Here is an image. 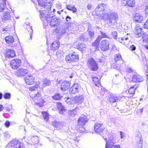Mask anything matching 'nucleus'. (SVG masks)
<instances>
[{
	"instance_id": "obj_1",
	"label": "nucleus",
	"mask_w": 148,
	"mask_h": 148,
	"mask_svg": "<svg viewBox=\"0 0 148 148\" xmlns=\"http://www.w3.org/2000/svg\"><path fill=\"white\" fill-rule=\"evenodd\" d=\"M84 100V98L83 96H75L70 99V98L67 97L66 98L65 101L68 104H70L71 105V107H74V104H79L82 103Z\"/></svg>"
},
{
	"instance_id": "obj_2",
	"label": "nucleus",
	"mask_w": 148,
	"mask_h": 148,
	"mask_svg": "<svg viewBox=\"0 0 148 148\" xmlns=\"http://www.w3.org/2000/svg\"><path fill=\"white\" fill-rule=\"evenodd\" d=\"M87 65L89 69L93 71H97L99 68L97 63L92 58H89L88 60Z\"/></svg>"
},
{
	"instance_id": "obj_3",
	"label": "nucleus",
	"mask_w": 148,
	"mask_h": 148,
	"mask_svg": "<svg viewBox=\"0 0 148 148\" xmlns=\"http://www.w3.org/2000/svg\"><path fill=\"white\" fill-rule=\"evenodd\" d=\"M79 59L78 55L75 52L69 54L65 57L66 62L68 63L77 62Z\"/></svg>"
},
{
	"instance_id": "obj_4",
	"label": "nucleus",
	"mask_w": 148,
	"mask_h": 148,
	"mask_svg": "<svg viewBox=\"0 0 148 148\" xmlns=\"http://www.w3.org/2000/svg\"><path fill=\"white\" fill-rule=\"evenodd\" d=\"M23 148L22 144L18 140H13L9 144L8 146L7 145L6 148Z\"/></svg>"
},
{
	"instance_id": "obj_5",
	"label": "nucleus",
	"mask_w": 148,
	"mask_h": 148,
	"mask_svg": "<svg viewBox=\"0 0 148 148\" xmlns=\"http://www.w3.org/2000/svg\"><path fill=\"white\" fill-rule=\"evenodd\" d=\"M53 16L51 18H50L48 22L49 21V25L53 27H56L60 25V20L58 18L54 17V13Z\"/></svg>"
},
{
	"instance_id": "obj_6",
	"label": "nucleus",
	"mask_w": 148,
	"mask_h": 148,
	"mask_svg": "<svg viewBox=\"0 0 148 148\" xmlns=\"http://www.w3.org/2000/svg\"><path fill=\"white\" fill-rule=\"evenodd\" d=\"M118 18V15L115 12L112 13L110 15L108 24L113 25H116L117 24V21Z\"/></svg>"
},
{
	"instance_id": "obj_7",
	"label": "nucleus",
	"mask_w": 148,
	"mask_h": 148,
	"mask_svg": "<svg viewBox=\"0 0 148 148\" xmlns=\"http://www.w3.org/2000/svg\"><path fill=\"white\" fill-rule=\"evenodd\" d=\"M68 30V26L65 25H61L56 29V32L61 35H64Z\"/></svg>"
},
{
	"instance_id": "obj_8",
	"label": "nucleus",
	"mask_w": 148,
	"mask_h": 148,
	"mask_svg": "<svg viewBox=\"0 0 148 148\" xmlns=\"http://www.w3.org/2000/svg\"><path fill=\"white\" fill-rule=\"evenodd\" d=\"M40 13V18L42 20H46L48 21V20H49L50 18L54 14L53 12H48L47 14H45L42 11L40 10L39 11Z\"/></svg>"
},
{
	"instance_id": "obj_9",
	"label": "nucleus",
	"mask_w": 148,
	"mask_h": 148,
	"mask_svg": "<svg viewBox=\"0 0 148 148\" xmlns=\"http://www.w3.org/2000/svg\"><path fill=\"white\" fill-rule=\"evenodd\" d=\"M38 4L40 7L44 8L46 9L45 11L50 12L51 10V4L50 3L44 2L43 0H38Z\"/></svg>"
},
{
	"instance_id": "obj_10",
	"label": "nucleus",
	"mask_w": 148,
	"mask_h": 148,
	"mask_svg": "<svg viewBox=\"0 0 148 148\" xmlns=\"http://www.w3.org/2000/svg\"><path fill=\"white\" fill-rule=\"evenodd\" d=\"M21 64L20 59H14L12 60L10 62V66L13 69H16L18 68Z\"/></svg>"
},
{
	"instance_id": "obj_11",
	"label": "nucleus",
	"mask_w": 148,
	"mask_h": 148,
	"mask_svg": "<svg viewBox=\"0 0 148 148\" xmlns=\"http://www.w3.org/2000/svg\"><path fill=\"white\" fill-rule=\"evenodd\" d=\"M101 34L102 35H99L98 36L95 41L92 43L93 46H95L96 47H97L99 45V41L102 38H109L108 35L106 33L101 31Z\"/></svg>"
},
{
	"instance_id": "obj_12",
	"label": "nucleus",
	"mask_w": 148,
	"mask_h": 148,
	"mask_svg": "<svg viewBox=\"0 0 148 148\" xmlns=\"http://www.w3.org/2000/svg\"><path fill=\"white\" fill-rule=\"evenodd\" d=\"M110 43L109 41L107 40H102L100 44V49L103 51H105L110 49Z\"/></svg>"
},
{
	"instance_id": "obj_13",
	"label": "nucleus",
	"mask_w": 148,
	"mask_h": 148,
	"mask_svg": "<svg viewBox=\"0 0 148 148\" xmlns=\"http://www.w3.org/2000/svg\"><path fill=\"white\" fill-rule=\"evenodd\" d=\"M104 129V127L103 124L95 123L94 125V130L97 133L100 134Z\"/></svg>"
},
{
	"instance_id": "obj_14",
	"label": "nucleus",
	"mask_w": 148,
	"mask_h": 148,
	"mask_svg": "<svg viewBox=\"0 0 148 148\" xmlns=\"http://www.w3.org/2000/svg\"><path fill=\"white\" fill-rule=\"evenodd\" d=\"M28 71V70L23 69H18L16 73V75L18 77H21L25 76L27 74Z\"/></svg>"
},
{
	"instance_id": "obj_15",
	"label": "nucleus",
	"mask_w": 148,
	"mask_h": 148,
	"mask_svg": "<svg viewBox=\"0 0 148 148\" xmlns=\"http://www.w3.org/2000/svg\"><path fill=\"white\" fill-rule=\"evenodd\" d=\"M79 87L77 84H74L70 88L69 92L70 94H75L77 93L79 91Z\"/></svg>"
},
{
	"instance_id": "obj_16",
	"label": "nucleus",
	"mask_w": 148,
	"mask_h": 148,
	"mask_svg": "<svg viewBox=\"0 0 148 148\" xmlns=\"http://www.w3.org/2000/svg\"><path fill=\"white\" fill-rule=\"evenodd\" d=\"M88 121V120L86 116L84 115H81L79 118L78 123L79 125L83 126Z\"/></svg>"
},
{
	"instance_id": "obj_17",
	"label": "nucleus",
	"mask_w": 148,
	"mask_h": 148,
	"mask_svg": "<svg viewBox=\"0 0 148 148\" xmlns=\"http://www.w3.org/2000/svg\"><path fill=\"white\" fill-rule=\"evenodd\" d=\"M11 18L10 13L8 12H4L2 16V19L4 22H7V21H9Z\"/></svg>"
},
{
	"instance_id": "obj_18",
	"label": "nucleus",
	"mask_w": 148,
	"mask_h": 148,
	"mask_svg": "<svg viewBox=\"0 0 148 148\" xmlns=\"http://www.w3.org/2000/svg\"><path fill=\"white\" fill-rule=\"evenodd\" d=\"M138 136H137L136 138L137 142L135 148H142L143 143V139L140 134H138Z\"/></svg>"
},
{
	"instance_id": "obj_19",
	"label": "nucleus",
	"mask_w": 148,
	"mask_h": 148,
	"mask_svg": "<svg viewBox=\"0 0 148 148\" xmlns=\"http://www.w3.org/2000/svg\"><path fill=\"white\" fill-rule=\"evenodd\" d=\"M70 86V83L66 81H64L61 85V89L62 91L67 90Z\"/></svg>"
},
{
	"instance_id": "obj_20",
	"label": "nucleus",
	"mask_w": 148,
	"mask_h": 148,
	"mask_svg": "<svg viewBox=\"0 0 148 148\" xmlns=\"http://www.w3.org/2000/svg\"><path fill=\"white\" fill-rule=\"evenodd\" d=\"M25 81L27 84L32 85L35 82L34 77H33L31 75H29L26 77Z\"/></svg>"
},
{
	"instance_id": "obj_21",
	"label": "nucleus",
	"mask_w": 148,
	"mask_h": 148,
	"mask_svg": "<svg viewBox=\"0 0 148 148\" xmlns=\"http://www.w3.org/2000/svg\"><path fill=\"white\" fill-rule=\"evenodd\" d=\"M132 80L133 82H140L143 80V79L142 76L138 74H136L132 76Z\"/></svg>"
},
{
	"instance_id": "obj_22",
	"label": "nucleus",
	"mask_w": 148,
	"mask_h": 148,
	"mask_svg": "<svg viewBox=\"0 0 148 148\" xmlns=\"http://www.w3.org/2000/svg\"><path fill=\"white\" fill-rule=\"evenodd\" d=\"M6 56L9 58H11L15 56L14 51L13 49H7L5 50Z\"/></svg>"
},
{
	"instance_id": "obj_23",
	"label": "nucleus",
	"mask_w": 148,
	"mask_h": 148,
	"mask_svg": "<svg viewBox=\"0 0 148 148\" xmlns=\"http://www.w3.org/2000/svg\"><path fill=\"white\" fill-rule=\"evenodd\" d=\"M105 5L103 3L99 4L95 9V10L97 12V14H98V12H102L103 11H104L105 10Z\"/></svg>"
},
{
	"instance_id": "obj_24",
	"label": "nucleus",
	"mask_w": 148,
	"mask_h": 148,
	"mask_svg": "<svg viewBox=\"0 0 148 148\" xmlns=\"http://www.w3.org/2000/svg\"><path fill=\"white\" fill-rule=\"evenodd\" d=\"M134 32L136 37H139L142 36V28H141L137 27L135 29Z\"/></svg>"
},
{
	"instance_id": "obj_25",
	"label": "nucleus",
	"mask_w": 148,
	"mask_h": 148,
	"mask_svg": "<svg viewBox=\"0 0 148 148\" xmlns=\"http://www.w3.org/2000/svg\"><path fill=\"white\" fill-rule=\"evenodd\" d=\"M134 18L136 22H138L139 23H141L143 19V16L138 14H135Z\"/></svg>"
},
{
	"instance_id": "obj_26",
	"label": "nucleus",
	"mask_w": 148,
	"mask_h": 148,
	"mask_svg": "<svg viewBox=\"0 0 148 148\" xmlns=\"http://www.w3.org/2000/svg\"><path fill=\"white\" fill-rule=\"evenodd\" d=\"M6 0H1L0 1V12H3L5 9Z\"/></svg>"
},
{
	"instance_id": "obj_27",
	"label": "nucleus",
	"mask_w": 148,
	"mask_h": 148,
	"mask_svg": "<svg viewBox=\"0 0 148 148\" xmlns=\"http://www.w3.org/2000/svg\"><path fill=\"white\" fill-rule=\"evenodd\" d=\"M52 124L57 130L61 129L62 127V124L60 122L54 121L52 122Z\"/></svg>"
},
{
	"instance_id": "obj_28",
	"label": "nucleus",
	"mask_w": 148,
	"mask_h": 148,
	"mask_svg": "<svg viewBox=\"0 0 148 148\" xmlns=\"http://www.w3.org/2000/svg\"><path fill=\"white\" fill-rule=\"evenodd\" d=\"M59 42L58 41H54L51 44V49L52 50L55 51L58 49L59 46Z\"/></svg>"
},
{
	"instance_id": "obj_29",
	"label": "nucleus",
	"mask_w": 148,
	"mask_h": 148,
	"mask_svg": "<svg viewBox=\"0 0 148 148\" xmlns=\"http://www.w3.org/2000/svg\"><path fill=\"white\" fill-rule=\"evenodd\" d=\"M5 39L6 42L8 44L12 43L14 42V37L12 35L8 36Z\"/></svg>"
},
{
	"instance_id": "obj_30",
	"label": "nucleus",
	"mask_w": 148,
	"mask_h": 148,
	"mask_svg": "<svg viewBox=\"0 0 148 148\" xmlns=\"http://www.w3.org/2000/svg\"><path fill=\"white\" fill-rule=\"evenodd\" d=\"M57 107L60 113L61 114H63V113L65 111V110L61 103L60 102L58 103Z\"/></svg>"
},
{
	"instance_id": "obj_31",
	"label": "nucleus",
	"mask_w": 148,
	"mask_h": 148,
	"mask_svg": "<svg viewBox=\"0 0 148 148\" xmlns=\"http://www.w3.org/2000/svg\"><path fill=\"white\" fill-rule=\"evenodd\" d=\"M31 140L32 144L36 145L38 143V137L37 136H33L32 137Z\"/></svg>"
},
{
	"instance_id": "obj_32",
	"label": "nucleus",
	"mask_w": 148,
	"mask_h": 148,
	"mask_svg": "<svg viewBox=\"0 0 148 148\" xmlns=\"http://www.w3.org/2000/svg\"><path fill=\"white\" fill-rule=\"evenodd\" d=\"M128 39L129 38L128 37H124L121 38H118V41L122 44H126L127 43V41H129Z\"/></svg>"
},
{
	"instance_id": "obj_33",
	"label": "nucleus",
	"mask_w": 148,
	"mask_h": 148,
	"mask_svg": "<svg viewBox=\"0 0 148 148\" xmlns=\"http://www.w3.org/2000/svg\"><path fill=\"white\" fill-rule=\"evenodd\" d=\"M86 45L83 43L78 44L77 46V48L81 51L83 50L86 48Z\"/></svg>"
},
{
	"instance_id": "obj_34",
	"label": "nucleus",
	"mask_w": 148,
	"mask_h": 148,
	"mask_svg": "<svg viewBox=\"0 0 148 148\" xmlns=\"http://www.w3.org/2000/svg\"><path fill=\"white\" fill-rule=\"evenodd\" d=\"M68 24H69V25L68 26V30H72L76 26L74 22H67L65 23L66 25Z\"/></svg>"
},
{
	"instance_id": "obj_35",
	"label": "nucleus",
	"mask_w": 148,
	"mask_h": 148,
	"mask_svg": "<svg viewBox=\"0 0 148 148\" xmlns=\"http://www.w3.org/2000/svg\"><path fill=\"white\" fill-rule=\"evenodd\" d=\"M43 84L42 85V87L44 88L47 86H49L51 84V81L47 79H44L42 80Z\"/></svg>"
},
{
	"instance_id": "obj_36",
	"label": "nucleus",
	"mask_w": 148,
	"mask_h": 148,
	"mask_svg": "<svg viewBox=\"0 0 148 148\" xmlns=\"http://www.w3.org/2000/svg\"><path fill=\"white\" fill-rule=\"evenodd\" d=\"M38 101L36 103V104L38 106L40 107H42L43 106V104L45 101L41 98H38L37 99Z\"/></svg>"
},
{
	"instance_id": "obj_37",
	"label": "nucleus",
	"mask_w": 148,
	"mask_h": 148,
	"mask_svg": "<svg viewBox=\"0 0 148 148\" xmlns=\"http://www.w3.org/2000/svg\"><path fill=\"white\" fill-rule=\"evenodd\" d=\"M62 97V95L59 93H56L55 95L52 97V98L55 100H60Z\"/></svg>"
},
{
	"instance_id": "obj_38",
	"label": "nucleus",
	"mask_w": 148,
	"mask_h": 148,
	"mask_svg": "<svg viewBox=\"0 0 148 148\" xmlns=\"http://www.w3.org/2000/svg\"><path fill=\"white\" fill-rule=\"evenodd\" d=\"M109 142H108L107 141H106V148H112L113 146H114V142L113 141H112L111 139H110Z\"/></svg>"
},
{
	"instance_id": "obj_39",
	"label": "nucleus",
	"mask_w": 148,
	"mask_h": 148,
	"mask_svg": "<svg viewBox=\"0 0 148 148\" xmlns=\"http://www.w3.org/2000/svg\"><path fill=\"white\" fill-rule=\"evenodd\" d=\"M92 81L93 83L95 84V85L98 87H99L100 84L99 83L98 78L96 77H95L92 78Z\"/></svg>"
},
{
	"instance_id": "obj_40",
	"label": "nucleus",
	"mask_w": 148,
	"mask_h": 148,
	"mask_svg": "<svg viewBox=\"0 0 148 148\" xmlns=\"http://www.w3.org/2000/svg\"><path fill=\"white\" fill-rule=\"evenodd\" d=\"M79 109L76 106L75 107L74 109L69 111V114L71 116H73L75 115L76 114V112L75 111V110H77Z\"/></svg>"
},
{
	"instance_id": "obj_41",
	"label": "nucleus",
	"mask_w": 148,
	"mask_h": 148,
	"mask_svg": "<svg viewBox=\"0 0 148 148\" xmlns=\"http://www.w3.org/2000/svg\"><path fill=\"white\" fill-rule=\"evenodd\" d=\"M79 39V40L83 41H86L88 39V37L84 34H83L80 36Z\"/></svg>"
},
{
	"instance_id": "obj_42",
	"label": "nucleus",
	"mask_w": 148,
	"mask_h": 148,
	"mask_svg": "<svg viewBox=\"0 0 148 148\" xmlns=\"http://www.w3.org/2000/svg\"><path fill=\"white\" fill-rule=\"evenodd\" d=\"M110 15L107 13H106L103 16L102 19L107 23H108L109 19V18Z\"/></svg>"
},
{
	"instance_id": "obj_43",
	"label": "nucleus",
	"mask_w": 148,
	"mask_h": 148,
	"mask_svg": "<svg viewBox=\"0 0 148 148\" xmlns=\"http://www.w3.org/2000/svg\"><path fill=\"white\" fill-rule=\"evenodd\" d=\"M119 100V98L116 97L112 96L109 98V101L112 103H114L118 101Z\"/></svg>"
},
{
	"instance_id": "obj_44",
	"label": "nucleus",
	"mask_w": 148,
	"mask_h": 148,
	"mask_svg": "<svg viewBox=\"0 0 148 148\" xmlns=\"http://www.w3.org/2000/svg\"><path fill=\"white\" fill-rule=\"evenodd\" d=\"M126 2L127 5L130 7L133 6L135 3L134 0H128Z\"/></svg>"
},
{
	"instance_id": "obj_45",
	"label": "nucleus",
	"mask_w": 148,
	"mask_h": 148,
	"mask_svg": "<svg viewBox=\"0 0 148 148\" xmlns=\"http://www.w3.org/2000/svg\"><path fill=\"white\" fill-rule=\"evenodd\" d=\"M32 26L31 27L29 25H28L27 27V29L30 35V37L31 39H32V33H33V30H32Z\"/></svg>"
},
{
	"instance_id": "obj_46",
	"label": "nucleus",
	"mask_w": 148,
	"mask_h": 148,
	"mask_svg": "<svg viewBox=\"0 0 148 148\" xmlns=\"http://www.w3.org/2000/svg\"><path fill=\"white\" fill-rule=\"evenodd\" d=\"M114 59L115 62L121 60H122L121 56L119 54L116 55L115 56Z\"/></svg>"
},
{
	"instance_id": "obj_47",
	"label": "nucleus",
	"mask_w": 148,
	"mask_h": 148,
	"mask_svg": "<svg viewBox=\"0 0 148 148\" xmlns=\"http://www.w3.org/2000/svg\"><path fill=\"white\" fill-rule=\"evenodd\" d=\"M144 68L145 70V74L146 76L147 77V78H148V63H146L144 65Z\"/></svg>"
},
{
	"instance_id": "obj_48",
	"label": "nucleus",
	"mask_w": 148,
	"mask_h": 148,
	"mask_svg": "<svg viewBox=\"0 0 148 148\" xmlns=\"http://www.w3.org/2000/svg\"><path fill=\"white\" fill-rule=\"evenodd\" d=\"M32 97L35 100L37 99L38 98H41V97L40 93L39 92H38L35 95V96L34 97Z\"/></svg>"
},
{
	"instance_id": "obj_49",
	"label": "nucleus",
	"mask_w": 148,
	"mask_h": 148,
	"mask_svg": "<svg viewBox=\"0 0 148 148\" xmlns=\"http://www.w3.org/2000/svg\"><path fill=\"white\" fill-rule=\"evenodd\" d=\"M143 40L148 43V36L145 34H143L142 35Z\"/></svg>"
},
{
	"instance_id": "obj_50",
	"label": "nucleus",
	"mask_w": 148,
	"mask_h": 148,
	"mask_svg": "<svg viewBox=\"0 0 148 148\" xmlns=\"http://www.w3.org/2000/svg\"><path fill=\"white\" fill-rule=\"evenodd\" d=\"M11 94L9 93H5L3 95V97L5 99H9L11 97Z\"/></svg>"
},
{
	"instance_id": "obj_51",
	"label": "nucleus",
	"mask_w": 148,
	"mask_h": 148,
	"mask_svg": "<svg viewBox=\"0 0 148 148\" xmlns=\"http://www.w3.org/2000/svg\"><path fill=\"white\" fill-rule=\"evenodd\" d=\"M87 32H88V34L90 38L93 37L95 34L93 31L90 30L89 31V29H88L87 30Z\"/></svg>"
},
{
	"instance_id": "obj_52",
	"label": "nucleus",
	"mask_w": 148,
	"mask_h": 148,
	"mask_svg": "<svg viewBox=\"0 0 148 148\" xmlns=\"http://www.w3.org/2000/svg\"><path fill=\"white\" fill-rule=\"evenodd\" d=\"M135 90L132 86L129 90L128 92L130 94H133L135 93Z\"/></svg>"
},
{
	"instance_id": "obj_53",
	"label": "nucleus",
	"mask_w": 148,
	"mask_h": 148,
	"mask_svg": "<svg viewBox=\"0 0 148 148\" xmlns=\"http://www.w3.org/2000/svg\"><path fill=\"white\" fill-rule=\"evenodd\" d=\"M112 35L113 36L114 38L116 39L118 41V38L117 37V33L115 31H113L112 33Z\"/></svg>"
},
{
	"instance_id": "obj_54",
	"label": "nucleus",
	"mask_w": 148,
	"mask_h": 148,
	"mask_svg": "<svg viewBox=\"0 0 148 148\" xmlns=\"http://www.w3.org/2000/svg\"><path fill=\"white\" fill-rule=\"evenodd\" d=\"M44 119L46 120L48 119L49 117L48 114L46 112H44L42 113Z\"/></svg>"
},
{
	"instance_id": "obj_55",
	"label": "nucleus",
	"mask_w": 148,
	"mask_h": 148,
	"mask_svg": "<svg viewBox=\"0 0 148 148\" xmlns=\"http://www.w3.org/2000/svg\"><path fill=\"white\" fill-rule=\"evenodd\" d=\"M4 135L5 138L6 139L9 138L10 137V135L9 134L8 132H5L4 133Z\"/></svg>"
},
{
	"instance_id": "obj_56",
	"label": "nucleus",
	"mask_w": 148,
	"mask_h": 148,
	"mask_svg": "<svg viewBox=\"0 0 148 148\" xmlns=\"http://www.w3.org/2000/svg\"><path fill=\"white\" fill-rule=\"evenodd\" d=\"M66 8L69 10H72V9L73 7V5H66Z\"/></svg>"
},
{
	"instance_id": "obj_57",
	"label": "nucleus",
	"mask_w": 148,
	"mask_h": 148,
	"mask_svg": "<svg viewBox=\"0 0 148 148\" xmlns=\"http://www.w3.org/2000/svg\"><path fill=\"white\" fill-rule=\"evenodd\" d=\"M136 48V46L134 45H131L130 46V49L132 51H135Z\"/></svg>"
},
{
	"instance_id": "obj_58",
	"label": "nucleus",
	"mask_w": 148,
	"mask_h": 148,
	"mask_svg": "<svg viewBox=\"0 0 148 148\" xmlns=\"http://www.w3.org/2000/svg\"><path fill=\"white\" fill-rule=\"evenodd\" d=\"M82 127H80L79 129V131L80 132H83L85 131V129L83 127V126L81 125Z\"/></svg>"
},
{
	"instance_id": "obj_59",
	"label": "nucleus",
	"mask_w": 148,
	"mask_h": 148,
	"mask_svg": "<svg viewBox=\"0 0 148 148\" xmlns=\"http://www.w3.org/2000/svg\"><path fill=\"white\" fill-rule=\"evenodd\" d=\"M143 27L144 28L148 29V21L147 20L144 23Z\"/></svg>"
},
{
	"instance_id": "obj_60",
	"label": "nucleus",
	"mask_w": 148,
	"mask_h": 148,
	"mask_svg": "<svg viewBox=\"0 0 148 148\" xmlns=\"http://www.w3.org/2000/svg\"><path fill=\"white\" fill-rule=\"evenodd\" d=\"M141 50L139 49H137L136 51L134 52V53H135L138 56L139 54L141 53Z\"/></svg>"
},
{
	"instance_id": "obj_61",
	"label": "nucleus",
	"mask_w": 148,
	"mask_h": 148,
	"mask_svg": "<svg viewBox=\"0 0 148 148\" xmlns=\"http://www.w3.org/2000/svg\"><path fill=\"white\" fill-rule=\"evenodd\" d=\"M40 83L39 81L36 82L35 85V88L37 89V88L39 87L40 85Z\"/></svg>"
},
{
	"instance_id": "obj_62",
	"label": "nucleus",
	"mask_w": 148,
	"mask_h": 148,
	"mask_svg": "<svg viewBox=\"0 0 148 148\" xmlns=\"http://www.w3.org/2000/svg\"><path fill=\"white\" fill-rule=\"evenodd\" d=\"M4 124L5 125V126L6 127H9V126L10 125V123L9 121H6L5 123H4Z\"/></svg>"
},
{
	"instance_id": "obj_63",
	"label": "nucleus",
	"mask_w": 148,
	"mask_h": 148,
	"mask_svg": "<svg viewBox=\"0 0 148 148\" xmlns=\"http://www.w3.org/2000/svg\"><path fill=\"white\" fill-rule=\"evenodd\" d=\"M133 71L132 69L131 68L128 67L127 68V71L129 73L132 72Z\"/></svg>"
},
{
	"instance_id": "obj_64",
	"label": "nucleus",
	"mask_w": 148,
	"mask_h": 148,
	"mask_svg": "<svg viewBox=\"0 0 148 148\" xmlns=\"http://www.w3.org/2000/svg\"><path fill=\"white\" fill-rule=\"evenodd\" d=\"M4 108L8 112H9L10 110V108L9 107H8L7 106L4 107Z\"/></svg>"
}]
</instances>
